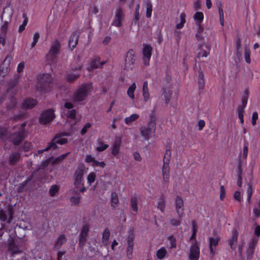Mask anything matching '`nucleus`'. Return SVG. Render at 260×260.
Returning a JSON list of instances; mask_svg holds the SVG:
<instances>
[{
    "instance_id": "f257e3e1",
    "label": "nucleus",
    "mask_w": 260,
    "mask_h": 260,
    "mask_svg": "<svg viewBox=\"0 0 260 260\" xmlns=\"http://www.w3.org/2000/svg\"><path fill=\"white\" fill-rule=\"evenodd\" d=\"M92 90L91 84L85 83L81 85L74 92L73 100L75 102H80L86 100Z\"/></svg>"
},
{
    "instance_id": "f03ea898",
    "label": "nucleus",
    "mask_w": 260,
    "mask_h": 260,
    "mask_svg": "<svg viewBox=\"0 0 260 260\" xmlns=\"http://www.w3.org/2000/svg\"><path fill=\"white\" fill-rule=\"evenodd\" d=\"M156 129L155 118L151 115L150 117L149 121L147 125L142 126L140 128L141 136L145 140H148L153 134Z\"/></svg>"
},
{
    "instance_id": "7ed1b4c3",
    "label": "nucleus",
    "mask_w": 260,
    "mask_h": 260,
    "mask_svg": "<svg viewBox=\"0 0 260 260\" xmlns=\"http://www.w3.org/2000/svg\"><path fill=\"white\" fill-rule=\"evenodd\" d=\"M171 157V150L168 149L166 151L164 159L163 166L162 167V177L163 183L165 185H168L170 180V166L169 163Z\"/></svg>"
},
{
    "instance_id": "20e7f679",
    "label": "nucleus",
    "mask_w": 260,
    "mask_h": 260,
    "mask_svg": "<svg viewBox=\"0 0 260 260\" xmlns=\"http://www.w3.org/2000/svg\"><path fill=\"white\" fill-rule=\"evenodd\" d=\"M84 168L83 166L79 167L76 170L74 176V184L75 187L80 190L81 192H85L87 188L84 186L83 175Z\"/></svg>"
},
{
    "instance_id": "39448f33",
    "label": "nucleus",
    "mask_w": 260,
    "mask_h": 260,
    "mask_svg": "<svg viewBox=\"0 0 260 260\" xmlns=\"http://www.w3.org/2000/svg\"><path fill=\"white\" fill-rule=\"evenodd\" d=\"M53 78L49 74L41 75L38 77L37 88L40 91H48L52 83Z\"/></svg>"
},
{
    "instance_id": "423d86ee",
    "label": "nucleus",
    "mask_w": 260,
    "mask_h": 260,
    "mask_svg": "<svg viewBox=\"0 0 260 260\" xmlns=\"http://www.w3.org/2000/svg\"><path fill=\"white\" fill-rule=\"evenodd\" d=\"M26 123H22L19 127L18 131L14 133L10 137V140L15 145H19L25 138V127Z\"/></svg>"
},
{
    "instance_id": "0eeeda50",
    "label": "nucleus",
    "mask_w": 260,
    "mask_h": 260,
    "mask_svg": "<svg viewBox=\"0 0 260 260\" xmlns=\"http://www.w3.org/2000/svg\"><path fill=\"white\" fill-rule=\"evenodd\" d=\"M61 48V44L58 40H55L51 44L49 51L47 55V59L52 62L56 58Z\"/></svg>"
},
{
    "instance_id": "6e6552de",
    "label": "nucleus",
    "mask_w": 260,
    "mask_h": 260,
    "mask_svg": "<svg viewBox=\"0 0 260 260\" xmlns=\"http://www.w3.org/2000/svg\"><path fill=\"white\" fill-rule=\"evenodd\" d=\"M136 60L135 52L130 49L126 54L125 58L124 69L126 70H132L134 68L135 62Z\"/></svg>"
},
{
    "instance_id": "1a4fd4ad",
    "label": "nucleus",
    "mask_w": 260,
    "mask_h": 260,
    "mask_svg": "<svg viewBox=\"0 0 260 260\" xmlns=\"http://www.w3.org/2000/svg\"><path fill=\"white\" fill-rule=\"evenodd\" d=\"M74 105L70 102H66L62 108V112L65 114L68 118L75 120L76 119V111L73 109Z\"/></svg>"
},
{
    "instance_id": "9d476101",
    "label": "nucleus",
    "mask_w": 260,
    "mask_h": 260,
    "mask_svg": "<svg viewBox=\"0 0 260 260\" xmlns=\"http://www.w3.org/2000/svg\"><path fill=\"white\" fill-rule=\"evenodd\" d=\"M55 114L52 110H48L43 112L39 118V122L43 124H46L53 120Z\"/></svg>"
},
{
    "instance_id": "9b49d317",
    "label": "nucleus",
    "mask_w": 260,
    "mask_h": 260,
    "mask_svg": "<svg viewBox=\"0 0 260 260\" xmlns=\"http://www.w3.org/2000/svg\"><path fill=\"white\" fill-rule=\"evenodd\" d=\"M200 255V247L198 242L196 241L190 247L188 257L190 260H199Z\"/></svg>"
},
{
    "instance_id": "f8f14e48",
    "label": "nucleus",
    "mask_w": 260,
    "mask_h": 260,
    "mask_svg": "<svg viewBox=\"0 0 260 260\" xmlns=\"http://www.w3.org/2000/svg\"><path fill=\"white\" fill-rule=\"evenodd\" d=\"M175 207L176 213L180 218H182L184 215V202L182 198L177 196L175 200Z\"/></svg>"
},
{
    "instance_id": "ddd939ff",
    "label": "nucleus",
    "mask_w": 260,
    "mask_h": 260,
    "mask_svg": "<svg viewBox=\"0 0 260 260\" xmlns=\"http://www.w3.org/2000/svg\"><path fill=\"white\" fill-rule=\"evenodd\" d=\"M152 48L148 45H144L143 48V61L144 64L147 66L149 64L150 59L152 54Z\"/></svg>"
},
{
    "instance_id": "4468645a",
    "label": "nucleus",
    "mask_w": 260,
    "mask_h": 260,
    "mask_svg": "<svg viewBox=\"0 0 260 260\" xmlns=\"http://www.w3.org/2000/svg\"><path fill=\"white\" fill-rule=\"evenodd\" d=\"M124 17V14L121 8H119L116 9L115 11L114 18L112 21V25L116 27H120L121 26V22L123 21Z\"/></svg>"
},
{
    "instance_id": "2eb2a0df",
    "label": "nucleus",
    "mask_w": 260,
    "mask_h": 260,
    "mask_svg": "<svg viewBox=\"0 0 260 260\" xmlns=\"http://www.w3.org/2000/svg\"><path fill=\"white\" fill-rule=\"evenodd\" d=\"M220 240V237L218 235H215L214 237H211L209 238V251L210 254L212 257L215 255V248L218 246L219 242Z\"/></svg>"
},
{
    "instance_id": "dca6fc26",
    "label": "nucleus",
    "mask_w": 260,
    "mask_h": 260,
    "mask_svg": "<svg viewBox=\"0 0 260 260\" xmlns=\"http://www.w3.org/2000/svg\"><path fill=\"white\" fill-rule=\"evenodd\" d=\"M89 229V226L88 224H85L82 227L79 239V245L80 246H83L85 244Z\"/></svg>"
},
{
    "instance_id": "f3484780",
    "label": "nucleus",
    "mask_w": 260,
    "mask_h": 260,
    "mask_svg": "<svg viewBox=\"0 0 260 260\" xmlns=\"http://www.w3.org/2000/svg\"><path fill=\"white\" fill-rule=\"evenodd\" d=\"M121 144V139L120 137H116L113 145L111 147V153L114 156H117L119 154Z\"/></svg>"
},
{
    "instance_id": "a211bd4d",
    "label": "nucleus",
    "mask_w": 260,
    "mask_h": 260,
    "mask_svg": "<svg viewBox=\"0 0 260 260\" xmlns=\"http://www.w3.org/2000/svg\"><path fill=\"white\" fill-rule=\"evenodd\" d=\"M256 244L257 240H255L254 239H252L250 240L248 244V247L247 248L246 252L247 258L248 260H250L252 258V255L254 253V249Z\"/></svg>"
},
{
    "instance_id": "6ab92c4d",
    "label": "nucleus",
    "mask_w": 260,
    "mask_h": 260,
    "mask_svg": "<svg viewBox=\"0 0 260 260\" xmlns=\"http://www.w3.org/2000/svg\"><path fill=\"white\" fill-rule=\"evenodd\" d=\"M173 93L172 89L169 87H165L162 88L161 96L166 104L170 102Z\"/></svg>"
},
{
    "instance_id": "aec40b11",
    "label": "nucleus",
    "mask_w": 260,
    "mask_h": 260,
    "mask_svg": "<svg viewBox=\"0 0 260 260\" xmlns=\"http://www.w3.org/2000/svg\"><path fill=\"white\" fill-rule=\"evenodd\" d=\"M238 233L236 230H234L232 231V235L229 240V245L231 248L234 250L236 249L238 242Z\"/></svg>"
},
{
    "instance_id": "412c9836",
    "label": "nucleus",
    "mask_w": 260,
    "mask_h": 260,
    "mask_svg": "<svg viewBox=\"0 0 260 260\" xmlns=\"http://www.w3.org/2000/svg\"><path fill=\"white\" fill-rule=\"evenodd\" d=\"M142 96L144 102L147 103L150 101V94L148 88V83L146 81H144L143 84Z\"/></svg>"
},
{
    "instance_id": "4be33fe9",
    "label": "nucleus",
    "mask_w": 260,
    "mask_h": 260,
    "mask_svg": "<svg viewBox=\"0 0 260 260\" xmlns=\"http://www.w3.org/2000/svg\"><path fill=\"white\" fill-rule=\"evenodd\" d=\"M37 105V101L34 99H26L24 100L22 103V108L25 109L32 108Z\"/></svg>"
},
{
    "instance_id": "5701e85b",
    "label": "nucleus",
    "mask_w": 260,
    "mask_h": 260,
    "mask_svg": "<svg viewBox=\"0 0 260 260\" xmlns=\"http://www.w3.org/2000/svg\"><path fill=\"white\" fill-rule=\"evenodd\" d=\"M78 36L76 34H73L69 41V47L72 50L76 46L78 43Z\"/></svg>"
},
{
    "instance_id": "b1692460",
    "label": "nucleus",
    "mask_w": 260,
    "mask_h": 260,
    "mask_svg": "<svg viewBox=\"0 0 260 260\" xmlns=\"http://www.w3.org/2000/svg\"><path fill=\"white\" fill-rule=\"evenodd\" d=\"M56 137H55L54 138V139L52 140V141L49 144L48 146L45 149L38 150L37 153H36L35 155H38V154L42 153L45 151H47L48 150H49L50 149H55L56 148V144H57L56 143Z\"/></svg>"
},
{
    "instance_id": "393cba45",
    "label": "nucleus",
    "mask_w": 260,
    "mask_h": 260,
    "mask_svg": "<svg viewBox=\"0 0 260 260\" xmlns=\"http://www.w3.org/2000/svg\"><path fill=\"white\" fill-rule=\"evenodd\" d=\"M140 117L138 114L134 113L124 119L125 123L128 125H131L133 123L137 121Z\"/></svg>"
},
{
    "instance_id": "a878e982",
    "label": "nucleus",
    "mask_w": 260,
    "mask_h": 260,
    "mask_svg": "<svg viewBox=\"0 0 260 260\" xmlns=\"http://www.w3.org/2000/svg\"><path fill=\"white\" fill-rule=\"evenodd\" d=\"M67 241V239L64 235H60L57 239L54 247L55 249H58Z\"/></svg>"
},
{
    "instance_id": "bb28decb",
    "label": "nucleus",
    "mask_w": 260,
    "mask_h": 260,
    "mask_svg": "<svg viewBox=\"0 0 260 260\" xmlns=\"http://www.w3.org/2000/svg\"><path fill=\"white\" fill-rule=\"evenodd\" d=\"M8 249L12 255L21 252V251L19 249L14 241H12L9 243Z\"/></svg>"
},
{
    "instance_id": "cd10ccee",
    "label": "nucleus",
    "mask_w": 260,
    "mask_h": 260,
    "mask_svg": "<svg viewBox=\"0 0 260 260\" xmlns=\"http://www.w3.org/2000/svg\"><path fill=\"white\" fill-rule=\"evenodd\" d=\"M105 63L104 61L100 62L99 59L96 58L91 62L89 70H91L94 69L101 68Z\"/></svg>"
},
{
    "instance_id": "c85d7f7f",
    "label": "nucleus",
    "mask_w": 260,
    "mask_h": 260,
    "mask_svg": "<svg viewBox=\"0 0 260 260\" xmlns=\"http://www.w3.org/2000/svg\"><path fill=\"white\" fill-rule=\"evenodd\" d=\"M193 18L196 21V24L198 26H202L201 23L204 19V14L201 12H197L194 16Z\"/></svg>"
},
{
    "instance_id": "c756f323",
    "label": "nucleus",
    "mask_w": 260,
    "mask_h": 260,
    "mask_svg": "<svg viewBox=\"0 0 260 260\" xmlns=\"http://www.w3.org/2000/svg\"><path fill=\"white\" fill-rule=\"evenodd\" d=\"M136 84L135 83H133L128 88L127 90V94L128 96L133 101H134L135 98L134 92L136 89Z\"/></svg>"
},
{
    "instance_id": "7c9ffc66",
    "label": "nucleus",
    "mask_w": 260,
    "mask_h": 260,
    "mask_svg": "<svg viewBox=\"0 0 260 260\" xmlns=\"http://www.w3.org/2000/svg\"><path fill=\"white\" fill-rule=\"evenodd\" d=\"M167 251L165 247H162L156 251V255L157 259L161 260L167 255Z\"/></svg>"
},
{
    "instance_id": "2f4dec72",
    "label": "nucleus",
    "mask_w": 260,
    "mask_h": 260,
    "mask_svg": "<svg viewBox=\"0 0 260 260\" xmlns=\"http://www.w3.org/2000/svg\"><path fill=\"white\" fill-rule=\"evenodd\" d=\"M110 235V232L108 229H105L103 233L102 242L105 245L108 244V241Z\"/></svg>"
},
{
    "instance_id": "473e14b6",
    "label": "nucleus",
    "mask_w": 260,
    "mask_h": 260,
    "mask_svg": "<svg viewBox=\"0 0 260 260\" xmlns=\"http://www.w3.org/2000/svg\"><path fill=\"white\" fill-rule=\"evenodd\" d=\"M119 200L118 195L116 192H112L111 194V205L115 209L118 204Z\"/></svg>"
},
{
    "instance_id": "72a5a7b5",
    "label": "nucleus",
    "mask_w": 260,
    "mask_h": 260,
    "mask_svg": "<svg viewBox=\"0 0 260 260\" xmlns=\"http://www.w3.org/2000/svg\"><path fill=\"white\" fill-rule=\"evenodd\" d=\"M20 154L18 152L13 153L9 157V163L11 165L17 162L20 158Z\"/></svg>"
},
{
    "instance_id": "f704fd0d",
    "label": "nucleus",
    "mask_w": 260,
    "mask_h": 260,
    "mask_svg": "<svg viewBox=\"0 0 260 260\" xmlns=\"http://www.w3.org/2000/svg\"><path fill=\"white\" fill-rule=\"evenodd\" d=\"M204 28L202 26H198L197 32L196 35V37L198 41H202L204 39L203 36Z\"/></svg>"
},
{
    "instance_id": "c9c22d12",
    "label": "nucleus",
    "mask_w": 260,
    "mask_h": 260,
    "mask_svg": "<svg viewBox=\"0 0 260 260\" xmlns=\"http://www.w3.org/2000/svg\"><path fill=\"white\" fill-rule=\"evenodd\" d=\"M198 85L200 89H203L204 87L205 82L204 74L202 71H200L198 76Z\"/></svg>"
},
{
    "instance_id": "e433bc0d",
    "label": "nucleus",
    "mask_w": 260,
    "mask_h": 260,
    "mask_svg": "<svg viewBox=\"0 0 260 260\" xmlns=\"http://www.w3.org/2000/svg\"><path fill=\"white\" fill-rule=\"evenodd\" d=\"M138 197L136 196H133L132 197L131 200V207L133 210L137 212L138 211Z\"/></svg>"
},
{
    "instance_id": "4c0bfd02",
    "label": "nucleus",
    "mask_w": 260,
    "mask_h": 260,
    "mask_svg": "<svg viewBox=\"0 0 260 260\" xmlns=\"http://www.w3.org/2000/svg\"><path fill=\"white\" fill-rule=\"evenodd\" d=\"M96 177V173L94 172H91L88 175L87 180L89 185H91L95 181Z\"/></svg>"
},
{
    "instance_id": "58836bf2",
    "label": "nucleus",
    "mask_w": 260,
    "mask_h": 260,
    "mask_svg": "<svg viewBox=\"0 0 260 260\" xmlns=\"http://www.w3.org/2000/svg\"><path fill=\"white\" fill-rule=\"evenodd\" d=\"M145 6L146 8V16L147 18H150L151 16L152 11V5L150 1H148L146 3Z\"/></svg>"
},
{
    "instance_id": "ea45409f",
    "label": "nucleus",
    "mask_w": 260,
    "mask_h": 260,
    "mask_svg": "<svg viewBox=\"0 0 260 260\" xmlns=\"http://www.w3.org/2000/svg\"><path fill=\"white\" fill-rule=\"evenodd\" d=\"M108 147V144H104L102 141H99L96 150L99 152H101L106 150Z\"/></svg>"
},
{
    "instance_id": "a19ab883",
    "label": "nucleus",
    "mask_w": 260,
    "mask_h": 260,
    "mask_svg": "<svg viewBox=\"0 0 260 260\" xmlns=\"http://www.w3.org/2000/svg\"><path fill=\"white\" fill-rule=\"evenodd\" d=\"M207 48L208 51L201 49V50L198 53V57H206L209 54L210 47L207 46Z\"/></svg>"
},
{
    "instance_id": "79ce46f5",
    "label": "nucleus",
    "mask_w": 260,
    "mask_h": 260,
    "mask_svg": "<svg viewBox=\"0 0 260 260\" xmlns=\"http://www.w3.org/2000/svg\"><path fill=\"white\" fill-rule=\"evenodd\" d=\"M182 218L178 217V218H172L170 219V224L173 226H178L181 224V220Z\"/></svg>"
},
{
    "instance_id": "37998d69",
    "label": "nucleus",
    "mask_w": 260,
    "mask_h": 260,
    "mask_svg": "<svg viewBox=\"0 0 260 260\" xmlns=\"http://www.w3.org/2000/svg\"><path fill=\"white\" fill-rule=\"evenodd\" d=\"M133 245L131 243H129L127 245L126 255L128 259H132L133 257Z\"/></svg>"
},
{
    "instance_id": "c03bdc74",
    "label": "nucleus",
    "mask_w": 260,
    "mask_h": 260,
    "mask_svg": "<svg viewBox=\"0 0 260 260\" xmlns=\"http://www.w3.org/2000/svg\"><path fill=\"white\" fill-rule=\"evenodd\" d=\"M165 208V202L164 199H161L158 202L157 208L162 213H164Z\"/></svg>"
},
{
    "instance_id": "a18cd8bd",
    "label": "nucleus",
    "mask_w": 260,
    "mask_h": 260,
    "mask_svg": "<svg viewBox=\"0 0 260 260\" xmlns=\"http://www.w3.org/2000/svg\"><path fill=\"white\" fill-rule=\"evenodd\" d=\"M80 76L79 74L71 73L67 76V80L70 82H74Z\"/></svg>"
},
{
    "instance_id": "49530a36",
    "label": "nucleus",
    "mask_w": 260,
    "mask_h": 260,
    "mask_svg": "<svg viewBox=\"0 0 260 260\" xmlns=\"http://www.w3.org/2000/svg\"><path fill=\"white\" fill-rule=\"evenodd\" d=\"M140 8V4H137L135 9L134 23L136 24L139 19V9Z\"/></svg>"
},
{
    "instance_id": "de8ad7c7",
    "label": "nucleus",
    "mask_w": 260,
    "mask_h": 260,
    "mask_svg": "<svg viewBox=\"0 0 260 260\" xmlns=\"http://www.w3.org/2000/svg\"><path fill=\"white\" fill-rule=\"evenodd\" d=\"M81 197L80 196L72 197L70 199V201L72 204L74 205H78L80 202Z\"/></svg>"
},
{
    "instance_id": "09e8293b",
    "label": "nucleus",
    "mask_w": 260,
    "mask_h": 260,
    "mask_svg": "<svg viewBox=\"0 0 260 260\" xmlns=\"http://www.w3.org/2000/svg\"><path fill=\"white\" fill-rule=\"evenodd\" d=\"M250 51L248 48H245V53H244V57L245 61L247 63H250L251 62V59L250 57Z\"/></svg>"
},
{
    "instance_id": "8fccbe9b",
    "label": "nucleus",
    "mask_w": 260,
    "mask_h": 260,
    "mask_svg": "<svg viewBox=\"0 0 260 260\" xmlns=\"http://www.w3.org/2000/svg\"><path fill=\"white\" fill-rule=\"evenodd\" d=\"M253 213L256 217L260 216V202H258L253 208Z\"/></svg>"
},
{
    "instance_id": "3c124183",
    "label": "nucleus",
    "mask_w": 260,
    "mask_h": 260,
    "mask_svg": "<svg viewBox=\"0 0 260 260\" xmlns=\"http://www.w3.org/2000/svg\"><path fill=\"white\" fill-rule=\"evenodd\" d=\"M58 190L59 187L57 185H52L49 190L50 196L52 197L54 196L58 192Z\"/></svg>"
},
{
    "instance_id": "603ef678",
    "label": "nucleus",
    "mask_w": 260,
    "mask_h": 260,
    "mask_svg": "<svg viewBox=\"0 0 260 260\" xmlns=\"http://www.w3.org/2000/svg\"><path fill=\"white\" fill-rule=\"evenodd\" d=\"M253 191L252 186L250 184H248V187L247 188V201L249 203L251 202V198L252 195Z\"/></svg>"
},
{
    "instance_id": "864d4df0",
    "label": "nucleus",
    "mask_w": 260,
    "mask_h": 260,
    "mask_svg": "<svg viewBox=\"0 0 260 260\" xmlns=\"http://www.w3.org/2000/svg\"><path fill=\"white\" fill-rule=\"evenodd\" d=\"M91 165L93 167H100L102 168H104L106 166V164L104 161H98L95 159L94 161L91 164Z\"/></svg>"
},
{
    "instance_id": "5fc2aeb1",
    "label": "nucleus",
    "mask_w": 260,
    "mask_h": 260,
    "mask_svg": "<svg viewBox=\"0 0 260 260\" xmlns=\"http://www.w3.org/2000/svg\"><path fill=\"white\" fill-rule=\"evenodd\" d=\"M170 243L171 245L170 248H174L176 247V240L173 236H170L169 238Z\"/></svg>"
},
{
    "instance_id": "6e6d98bb",
    "label": "nucleus",
    "mask_w": 260,
    "mask_h": 260,
    "mask_svg": "<svg viewBox=\"0 0 260 260\" xmlns=\"http://www.w3.org/2000/svg\"><path fill=\"white\" fill-rule=\"evenodd\" d=\"M40 38V35L38 32H36L34 34L33 37V41L31 43V47L33 48L36 45L38 40Z\"/></svg>"
},
{
    "instance_id": "4d7b16f0",
    "label": "nucleus",
    "mask_w": 260,
    "mask_h": 260,
    "mask_svg": "<svg viewBox=\"0 0 260 260\" xmlns=\"http://www.w3.org/2000/svg\"><path fill=\"white\" fill-rule=\"evenodd\" d=\"M91 126V124L90 123H87L84 126V127L82 128L81 131V134L82 135H84L87 131V129H89Z\"/></svg>"
},
{
    "instance_id": "13d9d810",
    "label": "nucleus",
    "mask_w": 260,
    "mask_h": 260,
    "mask_svg": "<svg viewBox=\"0 0 260 260\" xmlns=\"http://www.w3.org/2000/svg\"><path fill=\"white\" fill-rule=\"evenodd\" d=\"M241 40L240 39H237L236 41V48L237 51V55L240 56L241 55V53L240 51V49L241 48Z\"/></svg>"
},
{
    "instance_id": "bf43d9fd",
    "label": "nucleus",
    "mask_w": 260,
    "mask_h": 260,
    "mask_svg": "<svg viewBox=\"0 0 260 260\" xmlns=\"http://www.w3.org/2000/svg\"><path fill=\"white\" fill-rule=\"evenodd\" d=\"M257 119H258V114L257 112H255L252 114V119H251V123L253 126L256 124V120Z\"/></svg>"
},
{
    "instance_id": "052dcab7",
    "label": "nucleus",
    "mask_w": 260,
    "mask_h": 260,
    "mask_svg": "<svg viewBox=\"0 0 260 260\" xmlns=\"http://www.w3.org/2000/svg\"><path fill=\"white\" fill-rule=\"evenodd\" d=\"M31 148V144L30 143L25 142L23 146V149L25 151H28Z\"/></svg>"
},
{
    "instance_id": "680f3d73",
    "label": "nucleus",
    "mask_w": 260,
    "mask_h": 260,
    "mask_svg": "<svg viewBox=\"0 0 260 260\" xmlns=\"http://www.w3.org/2000/svg\"><path fill=\"white\" fill-rule=\"evenodd\" d=\"M49 163H51V159L50 158L43 161L40 167L42 169H44L46 168Z\"/></svg>"
},
{
    "instance_id": "e2e57ef3",
    "label": "nucleus",
    "mask_w": 260,
    "mask_h": 260,
    "mask_svg": "<svg viewBox=\"0 0 260 260\" xmlns=\"http://www.w3.org/2000/svg\"><path fill=\"white\" fill-rule=\"evenodd\" d=\"M27 20L26 19H24L22 24L19 26V32H21L25 29V27L27 24Z\"/></svg>"
},
{
    "instance_id": "0e129e2a",
    "label": "nucleus",
    "mask_w": 260,
    "mask_h": 260,
    "mask_svg": "<svg viewBox=\"0 0 260 260\" xmlns=\"http://www.w3.org/2000/svg\"><path fill=\"white\" fill-rule=\"evenodd\" d=\"M94 160L95 158L93 157H92L91 155H87L86 156L85 161L87 163L92 162V164H93Z\"/></svg>"
},
{
    "instance_id": "69168bd1",
    "label": "nucleus",
    "mask_w": 260,
    "mask_h": 260,
    "mask_svg": "<svg viewBox=\"0 0 260 260\" xmlns=\"http://www.w3.org/2000/svg\"><path fill=\"white\" fill-rule=\"evenodd\" d=\"M220 198L221 200H222L225 197V189L223 185H221L220 187Z\"/></svg>"
},
{
    "instance_id": "338daca9",
    "label": "nucleus",
    "mask_w": 260,
    "mask_h": 260,
    "mask_svg": "<svg viewBox=\"0 0 260 260\" xmlns=\"http://www.w3.org/2000/svg\"><path fill=\"white\" fill-rule=\"evenodd\" d=\"M56 143L57 144H59L60 145L64 144L68 142V140L66 138H61L59 139H57V137H56Z\"/></svg>"
},
{
    "instance_id": "774afa93",
    "label": "nucleus",
    "mask_w": 260,
    "mask_h": 260,
    "mask_svg": "<svg viewBox=\"0 0 260 260\" xmlns=\"http://www.w3.org/2000/svg\"><path fill=\"white\" fill-rule=\"evenodd\" d=\"M24 68V62H21L18 65L17 71L18 73H21L22 72L23 69Z\"/></svg>"
}]
</instances>
